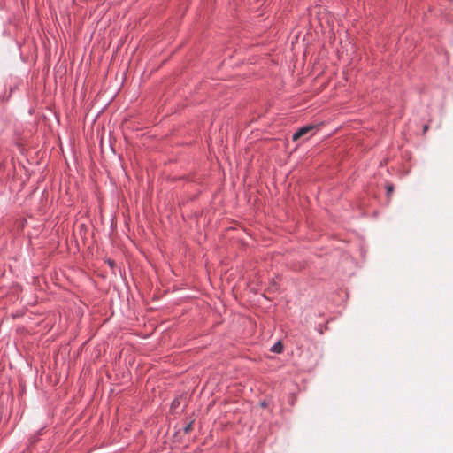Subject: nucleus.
<instances>
[{
  "label": "nucleus",
  "mask_w": 453,
  "mask_h": 453,
  "mask_svg": "<svg viewBox=\"0 0 453 453\" xmlns=\"http://www.w3.org/2000/svg\"><path fill=\"white\" fill-rule=\"evenodd\" d=\"M193 429V422L190 421L188 424L186 425V426L184 427V433L185 434H189Z\"/></svg>",
  "instance_id": "3"
},
{
  "label": "nucleus",
  "mask_w": 453,
  "mask_h": 453,
  "mask_svg": "<svg viewBox=\"0 0 453 453\" xmlns=\"http://www.w3.org/2000/svg\"><path fill=\"white\" fill-rule=\"evenodd\" d=\"M283 350V345L280 342H276L272 348L271 351L274 353H281Z\"/></svg>",
  "instance_id": "2"
},
{
  "label": "nucleus",
  "mask_w": 453,
  "mask_h": 453,
  "mask_svg": "<svg viewBox=\"0 0 453 453\" xmlns=\"http://www.w3.org/2000/svg\"><path fill=\"white\" fill-rule=\"evenodd\" d=\"M427 128H428V127H427V126H425L424 130H425V131H426V130H427Z\"/></svg>",
  "instance_id": "5"
},
{
  "label": "nucleus",
  "mask_w": 453,
  "mask_h": 453,
  "mask_svg": "<svg viewBox=\"0 0 453 453\" xmlns=\"http://www.w3.org/2000/svg\"><path fill=\"white\" fill-rule=\"evenodd\" d=\"M316 127H317L316 125H307V126L302 127L301 128H299V130L297 132H296L293 134L292 140L297 141L299 138H301V137L308 134L310 132L313 131Z\"/></svg>",
  "instance_id": "1"
},
{
  "label": "nucleus",
  "mask_w": 453,
  "mask_h": 453,
  "mask_svg": "<svg viewBox=\"0 0 453 453\" xmlns=\"http://www.w3.org/2000/svg\"><path fill=\"white\" fill-rule=\"evenodd\" d=\"M393 190H394L393 186L392 185H388L387 186V196H391Z\"/></svg>",
  "instance_id": "4"
}]
</instances>
